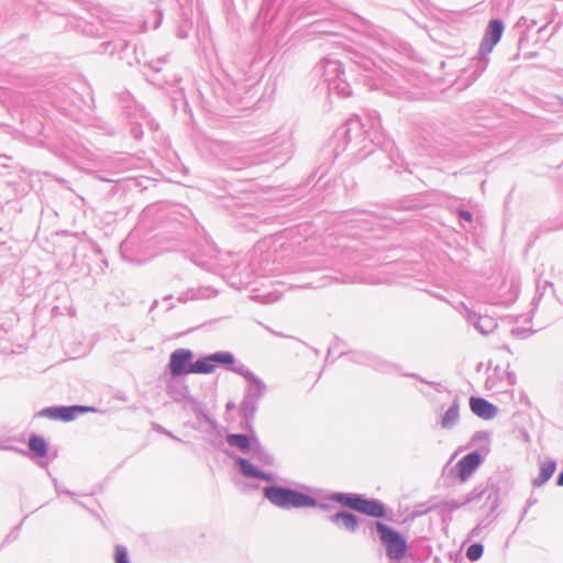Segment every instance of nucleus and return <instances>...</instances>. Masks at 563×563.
<instances>
[{"instance_id": "f257e3e1", "label": "nucleus", "mask_w": 563, "mask_h": 563, "mask_svg": "<svg viewBox=\"0 0 563 563\" xmlns=\"http://www.w3.org/2000/svg\"><path fill=\"white\" fill-rule=\"evenodd\" d=\"M264 494L272 504L280 508H302L316 504L311 497L288 488L268 487Z\"/></svg>"}, {"instance_id": "f03ea898", "label": "nucleus", "mask_w": 563, "mask_h": 563, "mask_svg": "<svg viewBox=\"0 0 563 563\" xmlns=\"http://www.w3.org/2000/svg\"><path fill=\"white\" fill-rule=\"evenodd\" d=\"M336 500L345 507L371 517L382 518L386 515L385 506L377 500L364 499L356 495L340 494Z\"/></svg>"}, {"instance_id": "7ed1b4c3", "label": "nucleus", "mask_w": 563, "mask_h": 563, "mask_svg": "<svg viewBox=\"0 0 563 563\" xmlns=\"http://www.w3.org/2000/svg\"><path fill=\"white\" fill-rule=\"evenodd\" d=\"M380 541L385 544L387 555L390 559L399 560L406 554L405 539L393 528L377 521L375 523Z\"/></svg>"}, {"instance_id": "20e7f679", "label": "nucleus", "mask_w": 563, "mask_h": 563, "mask_svg": "<svg viewBox=\"0 0 563 563\" xmlns=\"http://www.w3.org/2000/svg\"><path fill=\"white\" fill-rule=\"evenodd\" d=\"M504 32V24L499 20H492L485 31V35L481 43V51L489 53L494 46L499 42Z\"/></svg>"}, {"instance_id": "39448f33", "label": "nucleus", "mask_w": 563, "mask_h": 563, "mask_svg": "<svg viewBox=\"0 0 563 563\" xmlns=\"http://www.w3.org/2000/svg\"><path fill=\"white\" fill-rule=\"evenodd\" d=\"M192 354L188 350H177L172 353L169 361V369L173 376H179L189 372V361Z\"/></svg>"}, {"instance_id": "423d86ee", "label": "nucleus", "mask_w": 563, "mask_h": 563, "mask_svg": "<svg viewBox=\"0 0 563 563\" xmlns=\"http://www.w3.org/2000/svg\"><path fill=\"white\" fill-rule=\"evenodd\" d=\"M470 408L476 416L485 420L493 419L497 415L496 406L479 397H471Z\"/></svg>"}, {"instance_id": "0eeeda50", "label": "nucleus", "mask_w": 563, "mask_h": 563, "mask_svg": "<svg viewBox=\"0 0 563 563\" xmlns=\"http://www.w3.org/2000/svg\"><path fill=\"white\" fill-rule=\"evenodd\" d=\"M481 455L476 452L463 456L457 464L461 481L467 479L473 471L479 465Z\"/></svg>"}, {"instance_id": "6e6552de", "label": "nucleus", "mask_w": 563, "mask_h": 563, "mask_svg": "<svg viewBox=\"0 0 563 563\" xmlns=\"http://www.w3.org/2000/svg\"><path fill=\"white\" fill-rule=\"evenodd\" d=\"M556 464L554 461H545L540 466V475L534 479L537 486L543 485L554 474Z\"/></svg>"}, {"instance_id": "1a4fd4ad", "label": "nucleus", "mask_w": 563, "mask_h": 563, "mask_svg": "<svg viewBox=\"0 0 563 563\" xmlns=\"http://www.w3.org/2000/svg\"><path fill=\"white\" fill-rule=\"evenodd\" d=\"M216 368V365L211 358V356H207L196 361L194 364L189 366L190 373H201L208 374L212 373Z\"/></svg>"}, {"instance_id": "9d476101", "label": "nucleus", "mask_w": 563, "mask_h": 563, "mask_svg": "<svg viewBox=\"0 0 563 563\" xmlns=\"http://www.w3.org/2000/svg\"><path fill=\"white\" fill-rule=\"evenodd\" d=\"M88 410V407L82 406L59 407V420L66 422L71 421L76 419L80 413L87 412Z\"/></svg>"}, {"instance_id": "9b49d317", "label": "nucleus", "mask_w": 563, "mask_h": 563, "mask_svg": "<svg viewBox=\"0 0 563 563\" xmlns=\"http://www.w3.org/2000/svg\"><path fill=\"white\" fill-rule=\"evenodd\" d=\"M30 450L40 457H44L47 453V444L44 438L40 435H31L29 440Z\"/></svg>"}, {"instance_id": "f8f14e48", "label": "nucleus", "mask_w": 563, "mask_h": 563, "mask_svg": "<svg viewBox=\"0 0 563 563\" xmlns=\"http://www.w3.org/2000/svg\"><path fill=\"white\" fill-rule=\"evenodd\" d=\"M333 521L338 526L343 527V528H345L347 530H354L356 528V525H357L356 517L351 515V514H346V512L336 514L333 517Z\"/></svg>"}, {"instance_id": "ddd939ff", "label": "nucleus", "mask_w": 563, "mask_h": 563, "mask_svg": "<svg viewBox=\"0 0 563 563\" xmlns=\"http://www.w3.org/2000/svg\"><path fill=\"white\" fill-rule=\"evenodd\" d=\"M460 416V407L457 404H453L445 415L442 418V427L443 428H451L459 419Z\"/></svg>"}, {"instance_id": "4468645a", "label": "nucleus", "mask_w": 563, "mask_h": 563, "mask_svg": "<svg viewBox=\"0 0 563 563\" xmlns=\"http://www.w3.org/2000/svg\"><path fill=\"white\" fill-rule=\"evenodd\" d=\"M228 443L241 449L242 451H247L250 449V439L244 434H230L228 437Z\"/></svg>"}, {"instance_id": "2eb2a0df", "label": "nucleus", "mask_w": 563, "mask_h": 563, "mask_svg": "<svg viewBox=\"0 0 563 563\" xmlns=\"http://www.w3.org/2000/svg\"><path fill=\"white\" fill-rule=\"evenodd\" d=\"M240 466L242 468V472L246 476L266 479V476L261 471H258L252 463H250L247 460L241 459Z\"/></svg>"}, {"instance_id": "dca6fc26", "label": "nucleus", "mask_w": 563, "mask_h": 563, "mask_svg": "<svg viewBox=\"0 0 563 563\" xmlns=\"http://www.w3.org/2000/svg\"><path fill=\"white\" fill-rule=\"evenodd\" d=\"M483 555V545L478 543H474L468 547L466 551V556L471 561H476Z\"/></svg>"}, {"instance_id": "f3484780", "label": "nucleus", "mask_w": 563, "mask_h": 563, "mask_svg": "<svg viewBox=\"0 0 563 563\" xmlns=\"http://www.w3.org/2000/svg\"><path fill=\"white\" fill-rule=\"evenodd\" d=\"M213 363H220V364H232L234 362V358L232 354L230 353H216L210 355Z\"/></svg>"}, {"instance_id": "a211bd4d", "label": "nucleus", "mask_w": 563, "mask_h": 563, "mask_svg": "<svg viewBox=\"0 0 563 563\" xmlns=\"http://www.w3.org/2000/svg\"><path fill=\"white\" fill-rule=\"evenodd\" d=\"M115 563H129L128 554L124 548H115Z\"/></svg>"}, {"instance_id": "6ab92c4d", "label": "nucleus", "mask_w": 563, "mask_h": 563, "mask_svg": "<svg viewBox=\"0 0 563 563\" xmlns=\"http://www.w3.org/2000/svg\"><path fill=\"white\" fill-rule=\"evenodd\" d=\"M42 416L47 417L49 419H59V407L46 408L41 412Z\"/></svg>"}, {"instance_id": "aec40b11", "label": "nucleus", "mask_w": 563, "mask_h": 563, "mask_svg": "<svg viewBox=\"0 0 563 563\" xmlns=\"http://www.w3.org/2000/svg\"><path fill=\"white\" fill-rule=\"evenodd\" d=\"M460 216L466 221H472V214L468 211H460Z\"/></svg>"}, {"instance_id": "412c9836", "label": "nucleus", "mask_w": 563, "mask_h": 563, "mask_svg": "<svg viewBox=\"0 0 563 563\" xmlns=\"http://www.w3.org/2000/svg\"><path fill=\"white\" fill-rule=\"evenodd\" d=\"M558 485L563 486V472L558 477Z\"/></svg>"}]
</instances>
